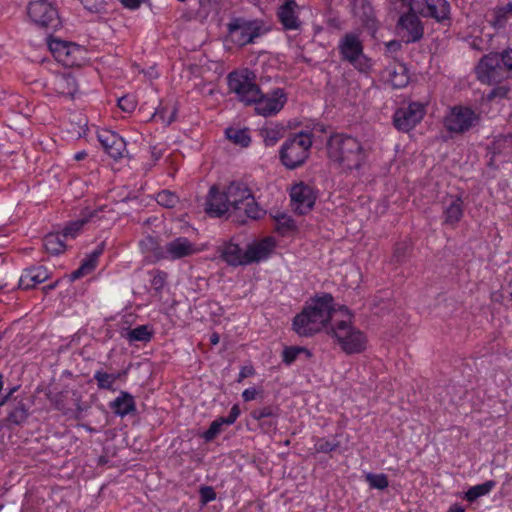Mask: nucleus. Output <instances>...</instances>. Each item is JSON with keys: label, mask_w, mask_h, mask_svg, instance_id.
<instances>
[{"label": "nucleus", "mask_w": 512, "mask_h": 512, "mask_svg": "<svg viewBox=\"0 0 512 512\" xmlns=\"http://www.w3.org/2000/svg\"><path fill=\"white\" fill-rule=\"evenodd\" d=\"M200 501L202 504H208L216 499V492L211 486H201L199 489Z\"/></svg>", "instance_id": "54"}, {"label": "nucleus", "mask_w": 512, "mask_h": 512, "mask_svg": "<svg viewBox=\"0 0 512 512\" xmlns=\"http://www.w3.org/2000/svg\"><path fill=\"white\" fill-rule=\"evenodd\" d=\"M324 22L326 23L328 29H332V30L343 29V20L341 19L339 13L332 9H329L324 14Z\"/></svg>", "instance_id": "46"}, {"label": "nucleus", "mask_w": 512, "mask_h": 512, "mask_svg": "<svg viewBox=\"0 0 512 512\" xmlns=\"http://www.w3.org/2000/svg\"><path fill=\"white\" fill-rule=\"evenodd\" d=\"M336 311L332 294L316 293L293 317L291 329L300 337H312L331 325Z\"/></svg>", "instance_id": "1"}, {"label": "nucleus", "mask_w": 512, "mask_h": 512, "mask_svg": "<svg viewBox=\"0 0 512 512\" xmlns=\"http://www.w3.org/2000/svg\"><path fill=\"white\" fill-rule=\"evenodd\" d=\"M366 481L369 483L371 488L384 490L389 486L387 475L368 473L366 475Z\"/></svg>", "instance_id": "44"}, {"label": "nucleus", "mask_w": 512, "mask_h": 512, "mask_svg": "<svg viewBox=\"0 0 512 512\" xmlns=\"http://www.w3.org/2000/svg\"><path fill=\"white\" fill-rule=\"evenodd\" d=\"M167 113V107H159L155 112V116L159 117L162 120V122L169 125L175 120L176 110H173L169 116H167Z\"/></svg>", "instance_id": "56"}, {"label": "nucleus", "mask_w": 512, "mask_h": 512, "mask_svg": "<svg viewBox=\"0 0 512 512\" xmlns=\"http://www.w3.org/2000/svg\"><path fill=\"white\" fill-rule=\"evenodd\" d=\"M338 50L341 59L349 62L360 73L368 74L371 71L373 62L363 53V44L358 34H344Z\"/></svg>", "instance_id": "9"}, {"label": "nucleus", "mask_w": 512, "mask_h": 512, "mask_svg": "<svg viewBox=\"0 0 512 512\" xmlns=\"http://www.w3.org/2000/svg\"><path fill=\"white\" fill-rule=\"evenodd\" d=\"M126 375V372L108 373L103 370L95 371L93 378L96 381L97 387L100 390L116 391L115 383L122 376Z\"/></svg>", "instance_id": "32"}, {"label": "nucleus", "mask_w": 512, "mask_h": 512, "mask_svg": "<svg viewBox=\"0 0 512 512\" xmlns=\"http://www.w3.org/2000/svg\"><path fill=\"white\" fill-rule=\"evenodd\" d=\"M232 205L229 201L226 189L222 191L213 185L208 191V195L205 201V212L208 216L213 218H220L224 216Z\"/></svg>", "instance_id": "17"}, {"label": "nucleus", "mask_w": 512, "mask_h": 512, "mask_svg": "<svg viewBox=\"0 0 512 512\" xmlns=\"http://www.w3.org/2000/svg\"><path fill=\"white\" fill-rule=\"evenodd\" d=\"M275 247L272 237H265L258 242L251 243L245 251L246 265L266 259Z\"/></svg>", "instance_id": "19"}, {"label": "nucleus", "mask_w": 512, "mask_h": 512, "mask_svg": "<svg viewBox=\"0 0 512 512\" xmlns=\"http://www.w3.org/2000/svg\"><path fill=\"white\" fill-rule=\"evenodd\" d=\"M27 13L38 28L57 30L61 25L57 8L48 0H31L27 7Z\"/></svg>", "instance_id": "10"}, {"label": "nucleus", "mask_w": 512, "mask_h": 512, "mask_svg": "<svg viewBox=\"0 0 512 512\" xmlns=\"http://www.w3.org/2000/svg\"><path fill=\"white\" fill-rule=\"evenodd\" d=\"M476 73L478 79L487 84L512 78V49H506L501 54L491 52L484 55L476 66Z\"/></svg>", "instance_id": "4"}, {"label": "nucleus", "mask_w": 512, "mask_h": 512, "mask_svg": "<svg viewBox=\"0 0 512 512\" xmlns=\"http://www.w3.org/2000/svg\"><path fill=\"white\" fill-rule=\"evenodd\" d=\"M480 120L479 112L459 104L449 108L443 119V125L450 134L462 135L479 125Z\"/></svg>", "instance_id": "8"}, {"label": "nucleus", "mask_w": 512, "mask_h": 512, "mask_svg": "<svg viewBox=\"0 0 512 512\" xmlns=\"http://www.w3.org/2000/svg\"><path fill=\"white\" fill-rule=\"evenodd\" d=\"M223 425L224 423L221 422V418L212 421L209 428L202 433L201 437L205 442L213 441L222 431Z\"/></svg>", "instance_id": "48"}, {"label": "nucleus", "mask_w": 512, "mask_h": 512, "mask_svg": "<svg viewBox=\"0 0 512 512\" xmlns=\"http://www.w3.org/2000/svg\"><path fill=\"white\" fill-rule=\"evenodd\" d=\"M299 9L295 0H285V2L278 8L277 17L284 29L297 30L301 26V22L297 15Z\"/></svg>", "instance_id": "21"}, {"label": "nucleus", "mask_w": 512, "mask_h": 512, "mask_svg": "<svg viewBox=\"0 0 512 512\" xmlns=\"http://www.w3.org/2000/svg\"><path fill=\"white\" fill-rule=\"evenodd\" d=\"M426 106L419 101H410L406 106L397 108L393 114L394 127L404 133L411 131L424 118Z\"/></svg>", "instance_id": "11"}, {"label": "nucleus", "mask_w": 512, "mask_h": 512, "mask_svg": "<svg viewBox=\"0 0 512 512\" xmlns=\"http://www.w3.org/2000/svg\"><path fill=\"white\" fill-rule=\"evenodd\" d=\"M239 415H240L239 406L237 404H234L231 407L229 414L226 417H220L221 422H223L225 425H232L235 423V421L237 420Z\"/></svg>", "instance_id": "57"}, {"label": "nucleus", "mask_w": 512, "mask_h": 512, "mask_svg": "<svg viewBox=\"0 0 512 512\" xmlns=\"http://www.w3.org/2000/svg\"><path fill=\"white\" fill-rule=\"evenodd\" d=\"M66 96L70 95L73 99L75 98V91L71 89L75 85V79L70 74L66 73Z\"/></svg>", "instance_id": "60"}, {"label": "nucleus", "mask_w": 512, "mask_h": 512, "mask_svg": "<svg viewBox=\"0 0 512 512\" xmlns=\"http://www.w3.org/2000/svg\"><path fill=\"white\" fill-rule=\"evenodd\" d=\"M312 144V134L308 132L301 131L287 138L279 152L282 164L290 170L302 166L309 157Z\"/></svg>", "instance_id": "5"}, {"label": "nucleus", "mask_w": 512, "mask_h": 512, "mask_svg": "<svg viewBox=\"0 0 512 512\" xmlns=\"http://www.w3.org/2000/svg\"><path fill=\"white\" fill-rule=\"evenodd\" d=\"M275 221V232L281 236H286L296 230V224L292 217L285 213L277 212L273 215Z\"/></svg>", "instance_id": "34"}, {"label": "nucleus", "mask_w": 512, "mask_h": 512, "mask_svg": "<svg viewBox=\"0 0 512 512\" xmlns=\"http://www.w3.org/2000/svg\"><path fill=\"white\" fill-rule=\"evenodd\" d=\"M509 16L510 15H508L507 11L503 6H498L493 11V17L490 20V23L493 28L501 29L505 26Z\"/></svg>", "instance_id": "45"}, {"label": "nucleus", "mask_w": 512, "mask_h": 512, "mask_svg": "<svg viewBox=\"0 0 512 512\" xmlns=\"http://www.w3.org/2000/svg\"><path fill=\"white\" fill-rule=\"evenodd\" d=\"M139 245L144 252H153L156 256V253H161L163 247H160L157 237L152 235H147L143 238Z\"/></svg>", "instance_id": "47"}, {"label": "nucleus", "mask_w": 512, "mask_h": 512, "mask_svg": "<svg viewBox=\"0 0 512 512\" xmlns=\"http://www.w3.org/2000/svg\"><path fill=\"white\" fill-rule=\"evenodd\" d=\"M385 74L387 75L388 81L397 89L405 87L410 80L408 68L404 63L398 61H393L387 65Z\"/></svg>", "instance_id": "24"}, {"label": "nucleus", "mask_w": 512, "mask_h": 512, "mask_svg": "<svg viewBox=\"0 0 512 512\" xmlns=\"http://www.w3.org/2000/svg\"><path fill=\"white\" fill-rule=\"evenodd\" d=\"M345 319L331 322L330 334L336 339L338 345L348 355L362 353L367 346V337L363 331L352 324L354 315L345 305L337 309Z\"/></svg>", "instance_id": "3"}, {"label": "nucleus", "mask_w": 512, "mask_h": 512, "mask_svg": "<svg viewBox=\"0 0 512 512\" xmlns=\"http://www.w3.org/2000/svg\"><path fill=\"white\" fill-rule=\"evenodd\" d=\"M97 139L105 153L114 160L122 159L128 153L125 139L113 130L99 129Z\"/></svg>", "instance_id": "15"}, {"label": "nucleus", "mask_w": 512, "mask_h": 512, "mask_svg": "<svg viewBox=\"0 0 512 512\" xmlns=\"http://www.w3.org/2000/svg\"><path fill=\"white\" fill-rule=\"evenodd\" d=\"M496 486V482L488 480L484 483L470 487L464 495V499L470 503L475 502L478 498L488 495Z\"/></svg>", "instance_id": "33"}, {"label": "nucleus", "mask_w": 512, "mask_h": 512, "mask_svg": "<svg viewBox=\"0 0 512 512\" xmlns=\"http://www.w3.org/2000/svg\"><path fill=\"white\" fill-rule=\"evenodd\" d=\"M118 107L125 113H132L137 107V100L133 95L127 94L118 99Z\"/></svg>", "instance_id": "50"}, {"label": "nucleus", "mask_w": 512, "mask_h": 512, "mask_svg": "<svg viewBox=\"0 0 512 512\" xmlns=\"http://www.w3.org/2000/svg\"><path fill=\"white\" fill-rule=\"evenodd\" d=\"M166 279H167V273L162 271V270H156L154 273H153V276H152V279H151V287L154 291H156L157 293H160L163 288H164V285L166 283Z\"/></svg>", "instance_id": "52"}, {"label": "nucleus", "mask_w": 512, "mask_h": 512, "mask_svg": "<svg viewBox=\"0 0 512 512\" xmlns=\"http://www.w3.org/2000/svg\"><path fill=\"white\" fill-rule=\"evenodd\" d=\"M352 13L354 18L369 32L378 30V21L369 0H353Z\"/></svg>", "instance_id": "18"}, {"label": "nucleus", "mask_w": 512, "mask_h": 512, "mask_svg": "<svg viewBox=\"0 0 512 512\" xmlns=\"http://www.w3.org/2000/svg\"><path fill=\"white\" fill-rule=\"evenodd\" d=\"M464 215V202L461 197H451L443 205V224L455 228Z\"/></svg>", "instance_id": "22"}, {"label": "nucleus", "mask_w": 512, "mask_h": 512, "mask_svg": "<svg viewBox=\"0 0 512 512\" xmlns=\"http://www.w3.org/2000/svg\"><path fill=\"white\" fill-rule=\"evenodd\" d=\"M48 47L51 53L53 54L54 58L58 62H62L64 56V42L58 39L50 38L48 40Z\"/></svg>", "instance_id": "51"}, {"label": "nucleus", "mask_w": 512, "mask_h": 512, "mask_svg": "<svg viewBox=\"0 0 512 512\" xmlns=\"http://www.w3.org/2000/svg\"><path fill=\"white\" fill-rule=\"evenodd\" d=\"M221 258L230 266H246L245 252L241 247L232 241L225 242L220 247Z\"/></svg>", "instance_id": "26"}, {"label": "nucleus", "mask_w": 512, "mask_h": 512, "mask_svg": "<svg viewBox=\"0 0 512 512\" xmlns=\"http://www.w3.org/2000/svg\"><path fill=\"white\" fill-rule=\"evenodd\" d=\"M227 26L228 32H235L238 30L241 32H261L263 22L257 19L247 20L242 17H233Z\"/></svg>", "instance_id": "30"}, {"label": "nucleus", "mask_w": 512, "mask_h": 512, "mask_svg": "<svg viewBox=\"0 0 512 512\" xmlns=\"http://www.w3.org/2000/svg\"><path fill=\"white\" fill-rule=\"evenodd\" d=\"M495 34H468L464 39L469 46L476 51H486L492 46Z\"/></svg>", "instance_id": "36"}, {"label": "nucleus", "mask_w": 512, "mask_h": 512, "mask_svg": "<svg viewBox=\"0 0 512 512\" xmlns=\"http://www.w3.org/2000/svg\"><path fill=\"white\" fill-rule=\"evenodd\" d=\"M326 146L330 161L345 173L361 170L370 156L368 145L357 137L343 132L332 133Z\"/></svg>", "instance_id": "2"}, {"label": "nucleus", "mask_w": 512, "mask_h": 512, "mask_svg": "<svg viewBox=\"0 0 512 512\" xmlns=\"http://www.w3.org/2000/svg\"><path fill=\"white\" fill-rule=\"evenodd\" d=\"M289 196L294 212L298 215H305L313 209L317 192L311 185L298 182L290 188Z\"/></svg>", "instance_id": "14"}, {"label": "nucleus", "mask_w": 512, "mask_h": 512, "mask_svg": "<svg viewBox=\"0 0 512 512\" xmlns=\"http://www.w3.org/2000/svg\"><path fill=\"white\" fill-rule=\"evenodd\" d=\"M255 373L256 371L251 364L244 365L241 367L239 371L237 382L241 383L244 379L254 376Z\"/></svg>", "instance_id": "58"}, {"label": "nucleus", "mask_w": 512, "mask_h": 512, "mask_svg": "<svg viewBox=\"0 0 512 512\" xmlns=\"http://www.w3.org/2000/svg\"><path fill=\"white\" fill-rule=\"evenodd\" d=\"M288 95L283 88H275L269 93L264 94L260 90V96L256 98L255 111L258 115L271 117L278 114L285 106Z\"/></svg>", "instance_id": "13"}, {"label": "nucleus", "mask_w": 512, "mask_h": 512, "mask_svg": "<svg viewBox=\"0 0 512 512\" xmlns=\"http://www.w3.org/2000/svg\"><path fill=\"white\" fill-rule=\"evenodd\" d=\"M258 393L255 388H247L242 392V398L245 402H250L256 399Z\"/></svg>", "instance_id": "61"}, {"label": "nucleus", "mask_w": 512, "mask_h": 512, "mask_svg": "<svg viewBox=\"0 0 512 512\" xmlns=\"http://www.w3.org/2000/svg\"><path fill=\"white\" fill-rule=\"evenodd\" d=\"M88 128V119L82 112H73L69 115V127L66 132L73 138H80L86 135Z\"/></svg>", "instance_id": "29"}, {"label": "nucleus", "mask_w": 512, "mask_h": 512, "mask_svg": "<svg viewBox=\"0 0 512 512\" xmlns=\"http://www.w3.org/2000/svg\"><path fill=\"white\" fill-rule=\"evenodd\" d=\"M199 3L207 12L218 13L220 9V0H199Z\"/></svg>", "instance_id": "59"}, {"label": "nucleus", "mask_w": 512, "mask_h": 512, "mask_svg": "<svg viewBox=\"0 0 512 512\" xmlns=\"http://www.w3.org/2000/svg\"><path fill=\"white\" fill-rule=\"evenodd\" d=\"M45 250L51 255H58L64 251V242L59 233H50L45 236L43 242Z\"/></svg>", "instance_id": "40"}, {"label": "nucleus", "mask_w": 512, "mask_h": 512, "mask_svg": "<svg viewBox=\"0 0 512 512\" xmlns=\"http://www.w3.org/2000/svg\"><path fill=\"white\" fill-rule=\"evenodd\" d=\"M261 34H226L224 42L228 41L237 42L239 46H243L248 43H254V39L259 37Z\"/></svg>", "instance_id": "49"}, {"label": "nucleus", "mask_w": 512, "mask_h": 512, "mask_svg": "<svg viewBox=\"0 0 512 512\" xmlns=\"http://www.w3.org/2000/svg\"><path fill=\"white\" fill-rule=\"evenodd\" d=\"M411 251V244L407 241H401L395 244L393 251V261L398 264H402L409 252Z\"/></svg>", "instance_id": "42"}, {"label": "nucleus", "mask_w": 512, "mask_h": 512, "mask_svg": "<svg viewBox=\"0 0 512 512\" xmlns=\"http://www.w3.org/2000/svg\"><path fill=\"white\" fill-rule=\"evenodd\" d=\"M48 278V271L44 267H34L26 270L21 278L20 284L24 288L28 289L37 284L44 282Z\"/></svg>", "instance_id": "31"}, {"label": "nucleus", "mask_w": 512, "mask_h": 512, "mask_svg": "<svg viewBox=\"0 0 512 512\" xmlns=\"http://www.w3.org/2000/svg\"><path fill=\"white\" fill-rule=\"evenodd\" d=\"M250 415L254 420L261 422V427L267 426L269 429H275L279 416V408L275 405H267L253 409Z\"/></svg>", "instance_id": "27"}, {"label": "nucleus", "mask_w": 512, "mask_h": 512, "mask_svg": "<svg viewBox=\"0 0 512 512\" xmlns=\"http://www.w3.org/2000/svg\"><path fill=\"white\" fill-rule=\"evenodd\" d=\"M339 442L334 440H329L325 437L317 438L314 447L315 450L319 453H331L338 449Z\"/></svg>", "instance_id": "43"}, {"label": "nucleus", "mask_w": 512, "mask_h": 512, "mask_svg": "<svg viewBox=\"0 0 512 512\" xmlns=\"http://www.w3.org/2000/svg\"><path fill=\"white\" fill-rule=\"evenodd\" d=\"M510 89L505 85L494 87L487 95L488 100H494L496 98L503 99L508 96Z\"/></svg>", "instance_id": "55"}, {"label": "nucleus", "mask_w": 512, "mask_h": 512, "mask_svg": "<svg viewBox=\"0 0 512 512\" xmlns=\"http://www.w3.org/2000/svg\"><path fill=\"white\" fill-rule=\"evenodd\" d=\"M229 91L234 93L237 99L245 105H252L260 96V87L256 83V75L253 71L244 68L234 70L227 76Z\"/></svg>", "instance_id": "7"}, {"label": "nucleus", "mask_w": 512, "mask_h": 512, "mask_svg": "<svg viewBox=\"0 0 512 512\" xmlns=\"http://www.w3.org/2000/svg\"><path fill=\"white\" fill-rule=\"evenodd\" d=\"M103 253V247L98 246L89 253L81 262V265L71 273L70 280L75 281L86 275L91 274L97 267L100 256Z\"/></svg>", "instance_id": "25"}, {"label": "nucleus", "mask_w": 512, "mask_h": 512, "mask_svg": "<svg viewBox=\"0 0 512 512\" xmlns=\"http://www.w3.org/2000/svg\"><path fill=\"white\" fill-rule=\"evenodd\" d=\"M112 413L120 418L134 415L137 412L134 396L127 391H120L119 395L108 404Z\"/></svg>", "instance_id": "20"}, {"label": "nucleus", "mask_w": 512, "mask_h": 512, "mask_svg": "<svg viewBox=\"0 0 512 512\" xmlns=\"http://www.w3.org/2000/svg\"><path fill=\"white\" fill-rule=\"evenodd\" d=\"M423 34H408L407 43H415L422 39Z\"/></svg>", "instance_id": "64"}, {"label": "nucleus", "mask_w": 512, "mask_h": 512, "mask_svg": "<svg viewBox=\"0 0 512 512\" xmlns=\"http://www.w3.org/2000/svg\"><path fill=\"white\" fill-rule=\"evenodd\" d=\"M401 43L396 41V40H392V41H389L387 44H386V49H387V52L389 53H395L397 52L398 50H400L401 48Z\"/></svg>", "instance_id": "62"}, {"label": "nucleus", "mask_w": 512, "mask_h": 512, "mask_svg": "<svg viewBox=\"0 0 512 512\" xmlns=\"http://www.w3.org/2000/svg\"><path fill=\"white\" fill-rule=\"evenodd\" d=\"M411 9L447 27L451 24L450 4L447 0H411Z\"/></svg>", "instance_id": "12"}, {"label": "nucleus", "mask_w": 512, "mask_h": 512, "mask_svg": "<svg viewBox=\"0 0 512 512\" xmlns=\"http://www.w3.org/2000/svg\"><path fill=\"white\" fill-rule=\"evenodd\" d=\"M99 220V211L95 209L85 208L75 220L66 223V237H77L84 230L85 226L91 222Z\"/></svg>", "instance_id": "23"}, {"label": "nucleus", "mask_w": 512, "mask_h": 512, "mask_svg": "<svg viewBox=\"0 0 512 512\" xmlns=\"http://www.w3.org/2000/svg\"><path fill=\"white\" fill-rule=\"evenodd\" d=\"M419 12L413 11L411 9V1L409 2V10L402 14L398 21L397 27L401 30H405L406 32H423L424 26L419 19Z\"/></svg>", "instance_id": "28"}, {"label": "nucleus", "mask_w": 512, "mask_h": 512, "mask_svg": "<svg viewBox=\"0 0 512 512\" xmlns=\"http://www.w3.org/2000/svg\"><path fill=\"white\" fill-rule=\"evenodd\" d=\"M259 134L266 146H274L284 135V128L279 124L265 126Z\"/></svg>", "instance_id": "35"}, {"label": "nucleus", "mask_w": 512, "mask_h": 512, "mask_svg": "<svg viewBox=\"0 0 512 512\" xmlns=\"http://www.w3.org/2000/svg\"><path fill=\"white\" fill-rule=\"evenodd\" d=\"M199 250L187 237H177L165 244L161 253H156L158 259L179 260L196 254Z\"/></svg>", "instance_id": "16"}, {"label": "nucleus", "mask_w": 512, "mask_h": 512, "mask_svg": "<svg viewBox=\"0 0 512 512\" xmlns=\"http://www.w3.org/2000/svg\"><path fill=\"white\" fill-rule=\"evenodd\" d=\"M225 136L229 141L241 147H248L251 143V137L246 128L228 127L225 130Z\"/></svg>", "instance_id": "37"}, {"label": "nucleus", "mask_w": 512, "mask_h": 512, "mask_svg": "<svg viewBox=\"0 0 512 512\" xmlns=\"http://www.w3.org/2000/svg\"><path fill=\"white\" fill-rule=\"evenodd\" d=\"M155 200L163 207L174 208L179 202V197L174 192L162 190L156 194Z\"/></svg>", "instance_id": "41"}, {"label": "nucleus", "mask_w": 512, "mask_h": 512, "mask_svg": "<svg viewBox=\"0 0 512 512\" xmlns=\"http://www.w3.org/2000/svg\"><path fill=\"white\" fill-rule=\"evenodd\" d=\"M154 332L148 325H139L127 332L126 339L130 342H150Z\"/></svg>", "instance_id": "38"}, {"label": "nucleus", "mask_w": 512, "mask_h": 512, "mask_svg": "<svg viewBox=\"0 0 512 512\" xmlns=\"http://www.w3.org/2000/svg\"><path fill=\"white\" fill-rule=\"evenodd\" d=\"M229 201L234 210H243L253 220L261 219L266 211L256 202L252 190L243 181H232L226 187Z\"/></svg>", "instance_id": "6"}, {"label": "nucleus", "mask_w": 512, "mask_h": 512, "mask_svg": "<svg viewBox=\"0 0 512 512\" xmlns=\"http://www.w3.org/2000/svg\"><path fill=\"white\" fill-rule=\"evenodd\" d=\"M504 143H508V144H511V141L508 140V139H502V140H497L493 143V155L496 156L498 154H501V150H500V147H501V144Z\"/></svg>", "instance_id": "63"}, {"label": "nucleus", "mask_w": 512, "mask_h": 512, "mask_svg": "<svg viewBox=\"0 0 512 512\" xmlns=\"http://www.w3.org/2000/svg\"><path fill=\"white\" fill-rule=\"evenodd\" d=\"M84 8L91 13H100L105 9L103 0H80Z\"/></svg>", "instance_id": "53"}, {"label": "nucleus", "mask_w": 512, "mask_h": 512, "mask_svg": "<svg viewBox=\"0 0 512 512\" xmlns=\"http://www.w3.org/2000/svg\"><path fill=\"white\" fill-rule=\"evenodd\" d=\"M304 354L306 359L312 357V353L306 347L302 346H286L282 351V362L290 366L293 364L299 355Z\"/></svg>", "instance_id": "39"}]
</instances>
